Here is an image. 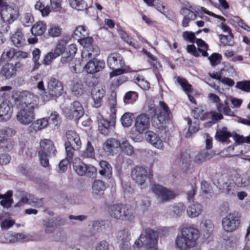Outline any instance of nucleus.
Here are the masks:
<instances>
[{"label":"nucleus","mask_w":250,"mask_h":250,"mask_svg":"<svg viewBox=\"0 0 250 250\" xmlns=\"http://www.w3.org/2000/svg\"><path fill=\"white\" fill-rule=\"evenodd\" d=\"M217 109L220 112H223L225 115L231 117H234L235 115L233 111L229 107V105H223V104H218L217 105Z\"/></svg>","instance_id":"nucleus-55"},{"label":"nucleus","mask_w":250,"mask_h":250,"mask_svg":"<svg viewBox=\"0 0 250 250\" xmlns=\"http://www.w3.org/2000/svg\"><path fill=\"white\" fill-rule=\"evenodd\" d=\"M88 34L87 27L83 25L77 27L74 33V36L79 38V39L88 36Z\"/></svg>","instance_id":"nucleus-47"},{"label":"nucleus","mask_w":250,"mask_h":250,"mask_svg":"<svg viewBox=\"0 0 250 250\" xmlns=\"http://www.w3.org/2000/svg\"><path fill=\"white\" fill-rule=\"evenodd\" d=\"M11 41L14 45L17 47H21L24 44L25 40L20 30H17L15 33L11 37Z\"/></svg>","instance_id":"nucleus-39"},{"label":"nucleus","mask_w":250,"mask_h":250,"mask_svg":"<svg viewBox=\"0 0 250 250\" xmlns=\"http://www.w3.org/2000/svg\"><path fill=\"white\" fill-rule=\"evenodd\" d=\"M175 83H177L180 85L183 90L188 95L189 100L193 104H196V101L194 98L190 95V93L192 92V85L190 84L188 81L180 77H175L174 78Z\"/></svg>","instance_id":"nucleus-21"},{"label":"nucleus","mask_w":250,"mask_h":250,"mask_svg":"<svg viewBox=\"0 0 250 250\" xmlns=\"http://www.w3.org/2000/svg\"><path fill=\"white\" fill-rule=\"evenodd\" d=\"M232 181H233L238 187H245L250 183L249 177L246 173L240 174L237 172L232 175Z\"/></svg>","instance_id":"nucleus-26"},{"label":"nucleus","mask_w":250,"mask_h":250,"mask_svg":"<svg viewBox=\"0 0 250 250\" xmlns=\"http://www.w3.org/2000/svg\"><path fill=\"white\" fill-rule=\"evenodd\" d=\"M200 227L202 232L204 233V236L207 237H208L212 233L214 228L212 221L209 219L203 220Z\"/></svg>","instance_id":"nucleus-32"},{"label":"nucleus","mask_w":250,"mask_h":250,"mask_svg":"<svg viewBox=\"0 0 250 250\" xmlns=\"http://www.w3.org/2000/svg\"><path fill=\"white\" fill-rule=\"evenodd\" d=\"M146 139L151 144L157 148H162L163 142L158 135L152 131H148L146 134Z\"/></svg>","instance_id":"nucleus-29"},{"label":"nucleus","mask_w":250,"mask_h":250,"mask_svg":"<svg viewBox=\"0 0 250 250\" xmlns=\"http://www.w3.org/2000/svg\"><path fill=\"white\" fill-rule=\"evenodd\" d=\"M15 133V130L10 127H5L0 129V143L5 140V138L6 136H13Z\"/></svg>","instance_id":"nucleus-49"},{"label":"nucleus","mask_w":250,"mask_h":250,"mask_svg":"<svg viewBox=\"0 0 250 250\" xmlns=\"http://www.w3.org/2000/svg\"><path fill=\"white\" fill-rule=\"evenodd\" d=\"M66 141L65 143L66 153L71 158L75 150L79 149L82 143L79 135L73 130H68L66 133Z\"/></svg>","instance_id":"nucleus-9"},{"label":"nucleus","mask_w":250,"mask_h":250,"mask_svg":"<svg viewBox=\"0 0 250 250\" xmlns=\"http://www.w3.org/2000/svg\"><path fill=\"white\" fill-rule=\"evenodd\" d=\"M188 124L189 125L188 132L186 134L187 138L191 137L192 134L198 132L199 130V123L198 120H195L192 122L191 120L188 118L187 119Z\"/></svg>","instance_id":"nucleus-37"},{"label":"nucleus","mask_w":250,"mask_h":250,"mask_svg":"<svg viewBox=\"0 0 250 250\" xmlns=\"http://www.w3.org/2000/svg\"><path fill=\"white\" fill-rule=\"evenodd\" d=\"M74 155H72L71 158H68L69 155L66 153L65 159L62 160L59 164V171L61 173L64 172L67 168V165L72 160Z\"/></svg>","instance_id":"nucleus-56"},{"label":"nucleus","mask_w":250,"mask_h":250,"mask_svg":"<svg viewBox=\"0 0 250 250\" xmlns=\"http://www.w3.org/2000/svg\"><path fill=\"white\" fill-rule=\"evenodd\" d=\"M99 49L98 46L92 45L86 49H84L82 53L83 59L94 60L99 54Z\"/></svg>","instance_id":"nucleus-28"},{"label":"nucleus","mask_w":250,"mask_h":250,"mask_svg":"<svg viewBox=\"0 0 250 250\" xmlns=\"http://www.w3.org/2000/svg\"><path fill=\"white\" fill-rule=\"evenodd\" d=\"M158 233L151 229H146L144 234H142L136 240L135 245L137 247L145 246L146 250H158Z\"/></svg>","instance_id":"nucleus-4"},{"label":"nucleus","mask_w":250,"mask_h":250,"mask_svg":"<svg viewBox=\"0 0 250 250\" xmlns=\"http://www.w3.org/2000/svg\"><path fill=\"white\" fill-rule=\"evenodd\" d=\"M149 126V117L146 114L138 116L135 121V126L136 131L141 133L148 128Z\"/></svg>","instance_id":"nucleus-19"},{"label":"nucleus","mask_w":250,"mask_h":250,"mask_svg":"<svg viewBox=\"0 0 250 250\" xmlns=\"http://www.w3.org/2000/svg\"><path fill=\"white\" fill-rule=\"evenodd\" d=\"M35 8L39 10L42 16H47L50 13V8L48 6H45L41 2L37 1L35 5Z\"/></svg>","instance_id":"nucleus-54"},{"label":"nucleus","mask_w":250,"mask_h":250,"mask_svg":"<svg viewBox=\"0 0 250 250\" xmlns=\"http://www.w3.org/2000/svg\"><path fill=\"white\" fill-rule=\"evenodd\" d=\"M85 79H75L73 81L71 87L72 94L76 97L82 96L85 91Z\"/></svg>","instance_id":"nucleus-17"},{"label":"nucleus","mask_w":250,"mask_h":250,"mask_svg":"<svg viewBox=\"0 0 250 250\" xmlns=\"http://www.w3.org/2000/svg\"><path fill=\"white\" fill-rule=\"evenodd\" d=\"M192 114L196 120L200 119L202 121H206L209 119L211 116L210 113L199 107H195L192 110Z\"/></svg>","instance_id":"nucleus-31"},{"label":"nucleus","mask_w":250,"mask_h":250,"mask_svg":"<svg viewBox=\"0 0 250 250\" xmlns=\"http://www.w3.org/2000/svg\"><path fill=\"white\" fill-rule=\"evenodd\" d=\"M137 98V94L135 92L129 91L125 94L124 97V102L126 104L132 103L135 101Z\"/></svg>","instance_id":"nucleus-62"},{"label":"nucleus","mask_w":250,"mask_h":250,"mask_svg":"<svg viewBox=\"0 0 250 250\" xmlns=\"http://www.w3.org/2000/svg\"><path fill=\"white\" fill-rule=\"evenodd\" d=\"M87 218V216L84 215H69L68 216V219L69 220V224L70 225H74L78 223L79 222H82Z\"/></svg>","instance_id":"nucleus-52"},{"label":"nucleus","mask_w":250,"mask_h":250,"mask_svg":"<svg viewBox=\"0 0 250 250\" xmlns=\"http://www.w3.org/2000/svg\"><path fill=\"white\" fill-rule=\"evenodd\" d=\"M161 108L160 109L159 114L152 118V125L159 130L165 129V122L170 119V111L168 106L164 102H159Z\"/></svg>","instance_id":"nucleus-8"},{"label":"nucleus","mask_w":250,"mask_h":250,"mask_svg":"<svg viewBox=\"0 0 250 250\" xmlns=\"http://www.w3.org/2000/svg\"><path fill=\"white\" fill-rule=\"evenodd\" d=\"M63 86L62 83L54 78H51L47 84V90L42 94V99L44 102L55 99L62 93Z\"/></svg>","instance_id":"nucleus-6"},{"label":"nucleus","mask_w":250,"mask_h":250,"mask_svg":"<svg viewBox=\"0 0 250 250\" xmlns=\"http://www.w3.org/2000/svg\"><path fill=\"white\" fill-rule=\"evenodd\" d=\"M120 146V142L111 138L107 139L103 144V149L108 155H113L115 151Z\"/></svg>","instance_id":"nucleus-22"},{"label":"nucleus","mask_w":250,"mask_h":250,"mask_svg":"<svg viewBox=\"0 0 250 250\" xmlns=\"http://www.w3.org/2000/svg\"><path fill=\"white\" fill-rule=\"evenodd\" d=\"M0 74L6 79H11L16 75L17 69L12 63H6L0 70Z\"/></svg>","instance_id":"nucleus-27"},{"label":"nucleus","mask_w":250,"mask_h":250,"mask_svg":"<svg viewBox=\"0 0 250 250\" xmlns=\"http://www.w3.org/2000/svg\"><path fill=\"white\" fill-rule=\"evenodd\" d=\"M240 224V218L238 213L232 212L228 213L222 219V225L226 232H232L238 228Z\"/></svg>","instance_id":"nucleus-12"},{"label":"nucleus","mask_w":250,"mask_h":250,"mask_svg":"<svg viewBox=\"0 0 250 250\" xmlns=\"http://www.w3.org/2000/svg\"><path fill=\"white\" fill-rule=\"evenodd\" d=\"M131 175L132 180L141 188H145L147 187L148 172L146 168L139 166L135 167L132 170Z\"/></svg>","instance_id":"nucleus-14"},{"label":"nucleus","mask_w":250,"mask_h":250,"mask_svg":"<svg viewBox=\"0 0 250 250\" xmlns=\"http://www.w3.org/2000/svg\"><path fill=\"white\" fill-rule=\"evenodd\" d=\"M238 242V239L236 236H231L226 240L225 246L227 248H233L236 246Z\"/></svg>","instance_id":"nucleus-61"},{"label":"nucleus","mask_w":250,"mask_h":250,"mask_svg":"<svg viewBox=\"0 0 250 250\" xmlns=\"http://www.w3.org/2000/svg\"><path fill=\"white\" fill-rule=\"evenodd\" d=\"M134 80L135 83L144 90H148L150 88L149 83L146 80H145L143 76L141 75H135Z\"/></svg>","instance_id":"nucleus-44"},{"label":"nucleus","mask_w":250,"mask_h":250,"mask_svg":"<svg viewBox=\"0 0 250 250\" xmlns=\"http://www.w3.org/2000/svg\"><path fill=\"white\" fill-rule=\"evenodd\" d=\"M28 204L35 205L37 207H42L43 205L42 199H38L35 197L34 195L28 193Z\"/></svg>","instance_id":"nucleus-57"},{"label":"nucleus","mask_w":250,"mask_h":250,"mask_svg":"<svg viewBox=\"0 0 250 250\" xmlns=\"http://www.w3.org/2000/svg\"><path fill=\"white\" fill-rule=\"evenodd\" d=\"M46 30V25L43 22H38L35 24L31 28V32L35 36L43 34Z\"/></svg>","instance_id":"nucleus-41"},{"label":"nucleus","mask_w":250,"mask_h":250,"mask_svg":"<svg viewBox=\"0 0 250 250\" xmlns=\"http://www.w3.org/2000/svg\"><path fill=\"white\" fill-rule=\"evenodd\" d=\"M15 143L13 140L11 139L5 140L1 146V148L5 151H9L12 150L14 146Z\"/></svg>","instance_id":"nucleus-58"},{"label":"nucleus","mask_w":250,"mask_h":250,"mask_svg":"<svg viewBox=\"0 0 250 250\" xmlns=\"http://www.w3.org/2000/svg\"><path fill=\"white\" fill-rule=\"evenodd\" d=\"M214 155L212 151L203 150L196 154L193 158V161L195 164L201 165L210 159Z\"/></svg>","instance_id":"nucleus-24"},{"label":"nucleus","mask_w":250,"mask_h":250,"mask_svg":"<svg viewBox=\"0 0 250 250\" xmlns=\"http://www.w3.org/2000/svg\"><path fill=\"white\" fill-rule=\"evenodd\" d=\"M185 209V206L182 203H179L173 207L172 213L175 216H180Z\"/></svg>","instance_id":"nucleus-64"},{"label":"nucleus","mask_w":250,"mask_h":250,"mask_svg":"<svg viewBox=\"0 0 250 250\" xmlns=\"http://www.w3.org/2000/svg\"><path fill=\"white\" fill-rule=\"evenodd\" d=\"M119 147L125 153L128 155H131L134 153L133 146L130 145L128 142L125 140H123L122 143L120 142Z\"/></svg>","instance_id":"nucleus-48"},{"label":"nucleus","mask_w":250,"mask_h":250,"mask_svg":"<svg viewBox=\"0 0 250 250\" xmlns=\"http://www.w3.org/2000/svg\"><path fill=\"white\" fill-rule=\"evenodd\" d=\"M100 165L102 168L99 170L100 174L107 177H110L112 168L108 163L105 161H102L100 162Z\"/></svg>","instance_id":"nucleus-42"},{"label":"nucleus","mask_w":250,"mask_h":250,"mask_svg":"<svg viewBox=\"0 0 250 250\" xmlns=\"http://www.w3.org/2000/svg\"><path fill=\"white\" fill-rule=\"evenodd\" d=\"M85 65V69L88 73L94 74L100 71L104 67V62L103 61L90 60Z\"/></svg>","instance_id":"nucleus-20"},{"label":"nucleus","mask_w":250,"mask_h":250,"mask_svg":"<svg viewBox=\"0 0 250 250\" xmlns=\"http://www.w3.org/2000/svg\"><path fill=\"white\" fill-rule=\"evenodd\" d=\"M105 94L104 87L103 86L95 87L92 89L91 95L94 102L93 106L95 107H99L102 105Z\"/></svg>","instance_id":"nucleus-18"},{"label":"nucleus","mask_w":250,"mask_h":250,"mask_svg":"<svg viewBox=\"0 0 250 250\" xmlns=\"http://www.w3.org/2000/svg\"><path fill=\"white\" fill-rule=\"evenodd\" d=\"M21 21L24 26H30L34 22V18L31 13H26L21 17Z\"/></svg>","instance_id":"nucleus-50"},{"label":"nucleus","mask_w":250,"mask_h":250,"mask_svg":"<svg viewBox=\"0 0 250 250\" xmlns=\"http://www.w3.org/2000/svg\"><path fill=\"white\" fill-rule=\"evenodd\" d=\"M178 162H179V166L182 170L187 171L190 168L192 160L190 153L187 151L182 152L178 159Z\"/></svg>","instance_id":"nucleus-23"},{"label":"nucleus","mask_w":250,"mask_h":250,"mask_svg":"<svg viewBox=\"0 0 250 250\" xmlns=\"http://www.w3.org/2000/svg\"><path fill=\"white\" fill-rule=\"evenodd\" d=\"M42 227L46 234H50L54 233L57 227V225L53 219L44 220Z\"/></svg>","instance_id":"nucleus-35"},{"label":"nucleus","mask_w":250,"mask_h":250,"mask_svg":"<svg viewBox=\"0 0 250 250\" xmlns=\"http://www.w3.org/2000/svg\"><path fill=\"white\" fill-rule=\"evenodd\" d=\"M107 63L110 69L113 70L110 73L111 78L122 74L125 71L123 68L125 62L123 57L118 53L110 54L107 58Z\"/></svg>","instance_id":"nucleus-7"},{"label":"nucleus","mask_w":250,"mask_h":250,"mask_svg":"<svg viewBox=\"0 0 250 250\" xmlns=\"http://www.w3.org/2000/svg\"><path fill=\"white\" fill-rule=\"evenodd\" d=\"M200 236L199 231L194 228L185 227L175 239V245L180 250H188L195 247Z\"/></svg>","instance_id":"nucleus-2"},{"label":"nucleus","mask_w":250,"mask_h":250,"mask_svg":"<svg viewBox=\"0 0 250 250\" xmlns=\"http://www.w3.org/2000/svg\"><path fill=\"white\" fill-rule=\"evenodd\" d=\"M203 211L202 206L196 202L190 204L187 209V213L188 217L195 218L198 216Z\"/></svg>","instance_id":"nucleus-30"},{"label":"nucleus","mask_w":250,"mask_h":250,"mask_svg":"<svg viewBox=\"0 0 250 250\" xmlns=\"http://www.w3.org/2000/svg\"><path fill=\"white\" fill-rule=\"evenodd\" d=\"M219 38L220 42L224 46H232L233 44V35L232 33H230L228 35H219Z\"/></svg>","instance_id":"nucleus-46"},{"label":"nucleus","mask_w":250,"mask_h":250,"mask_svg":"<svg viewBox=\"0 0 250 250\" xmlns=\"http://www.w3.org/2000/svg\"><path fill=\"white\" fill-rule=\"evenodd\" d=\"M56 149L52 141L48 139H43L40 142L39 155L41 165L46 167L49 166V158L55 156Z\"/></svg>","instance_id":"nucleus-5"},{"label":"nucleus","mask_w":250,"mask_h":250,"mask_svg":"<svg viewBox=\"0 0 250 250\" xmlns=\"http://www.w3.org/2000/svg\"><path fill=\"white\" fill-rule=\"evenodd\" d=\"M38 130H41L48 125V121L45 118L38 119L34 124Z\"/></svg>","instance_id":"nucleus-59"},{"label":"nucleus","mask_w":250,"mask_h":250,"mask_svg":"<svg viewBox=\"0 0 250 250\" xmlns=\"http://www.w3.org/2000/svg\"><path fill=\"white\" fill-rule=\"evenodd\" d=\"M152 190L160 203L168 202L176 196V194L173 190L160 185H153L152 187Z\"/></svg>","instance_id":"nucleus-10"},{"label":"nucleus","mask_w":250,"mask_h":250,"mask_svg":"<svg viewBox=\"0 0 250 250\" xmlns=\"http://www.w3.org/2000/svg\"><path fill=\"white\" fill-rule=\"evenodd\" d=\"M236 87L243 91L250 92V81L238 82L236 83Z\"/></svg>","instance_id":"nucleus-60"},{"label":"nucleus","mask_w":250,"mask_h":250,"mask_svg":"<svg viewBox=\"0 0 250 250\" xmlns=\"http://www.w3.org/2000/svg\"><path fill=\"white\" fill-rule=\"evenodd\" d=\"M221 55L217 53H213L208 58L211 65L213 66L219 64L221 62Z\"/></svg>","instance_id":"nucleus-63"},{"label":"nucleus","mask_w":250,"mask_h":250,"mask_svg":"<svg viewBox=\"0 0 250 250\" xmlns=\"http://www.w3.org/2000/svg\"><path fill=\"white\" fill-rule=\"evenodd\" d=\"M13 192L11 190H8L5 194L0 196V204L4 208H9L13 203L12 196Z\"/></svg>","instance_id":"nucleus-36"},{"label":"nucleus","mask_w":250,"mask_h":250,"mask_svg":"<svg viewBox=\"0 0 250 250\" xmlns=\"http://www.w3.org/2000/svg\"><path fill=\"white\" fill-rule=\"evenodd\" d=\"M13 107L9 101H5L0 104V121L9 120L12 116Z\"/></svg>","instance_id":"nucleus-16"},{"label":"nucleus","mask_w":250,"mask_h":250,"mask_svg":"<svg viewBox=\"0 0 250 250\" xmlns=\"http://www.w3.org/2000/svg\"><path fill=\"white\" fill-rule=\"evenodd\" d=\"M13 97L19 102L21 109L17 112L16 119L21 125H28L35 119V109L37 108L39 100L37 96L28 91L16 92Z\"/></svg>","instance_id":"nucleus-1"},{"label":"nucleus","mask_w":250,"mask_h":250,"mask_svg":"<svg viewBox=\"0 0 250 250\" xmlns=\"http://www.w3.org/2000/svg\"><path fill=\"white\" fill-rule=\"evenodd\" d=\"M3 21L7 24L13 22L19 16L18 7L15 5H3L0 12Z\"/></svg>","instance_id":"nucleus-13"},{"label":"nucleus","mask_w":250,"mask_h":250,"mask_svg":"<svg viewBox=\"0 0 250 250\" xmlns=\"http://www.w3.org/2000/svg\"><path fill=\"white\" fill-rule=\"evenodd\" d=\"M133 114L130 113H125L121 118V123L124 127H128L132 124Z\"/></svg>","instance_id":"nucleus-51"},{"label":"nucleus","mask_w":250,"mask_h":250,"mask_svg":"<svg viewBox=\"0 0 250 250\" xmlns=\"http://www.w3.org/2000/svg\"><path fill=\"white\" fill-rule=\"evenodd\" d=\"M73 166L74 171L80 176L85 175L91 177L96 174L97 169L95 167L85 164L79 158L74 159Z\"/></svg>","instance_id":"nucleus-11"},{"label":"nucleus","mask_w":250,"mask_h":250,"mask_svg":"<svg viewBox=\"0 0 250 250\" xmlns=\"http://www.w3.org/2000/svg\"><path fill=\"white\" fill-rule=\"evenodd\" d=\"M70 6L78 10L87 9V5L83 0H70Z\"/></svg>","instance_id":"nucleus-45"},{"label":"nucleus","mask_w":250,"mask_h":250,"mask_svg":"<svg viewBox=\"0 0 250 250\" xmlns=\"http://www.w3.org/2000/svg\"><path fill=\"white\" fill-rule=\"evenodd\" d=\"M92 192L95 195L103 194L105 189L104 182L100 180H95L92 186Z\"/></svg>","instance_id":"nucleus-38"},{"label":"nucleus","mask_w":250,"mask_h":250,"mask_svg":"<svg viewBox=\"0 0 250 250\" xmlns=\"http://www.w3.org/2000/svg\"><path fill=\"white\" fill-rule=\"evenodd\" d=\"M66 44V43L64 41H61L59 42L53 52L54 53V56L57 57L63 53L65 51Z\"/></svg>","instance_id":"nucleus-53"},{"label":"nucleus","mask_w":250,"mask_h":250,"mask_svg":"<svg viewBox=\"0 0 250 250\" xmlns=\"http://www.w3.org/2000/svg\"><path fill=\"white\" fill-rule=\"evenodd\" d=\"M108 212L111 217L116 220L130 221L135 217L134 210L126 205H112L108 207Z\"/></svg>","instance_id":"nucleus-3"},{"label":"nucleus","mask_w":250,"mask_h":250,"mask_svg":"<svg viewBox=\"0 0 250 250\" xmlns=\"http://www.w3.org/2000/svg\"><path fill=\"white\" fill-rule=\"evenodd\" d=\"M64 113L67 118L77 122L84 115V111L82 104L78 101H75L69 108L65 109Z\"/></svg>","instance_id":"nucleus-15"},{"label":"nucleus","mask_w":250,"mask_h":250,"mask_svg":"<svg viewBox=\"0 0 250 250\" xmlns=\"http://www.w3.org/2000/svg\"><path fill=\"white\" fill-rule=\"evenodd\" d=\"M180 14L184 17L182 23L183 27L188 26L190 21L194 20L197 17L194 12L187 8H183L181 10Z\"/></svg>","instance_id":"nucleus-25"},{"label":"nucleus","mask_w":250,"mask_h":250,"mask_svg":"<svg viewBox=\"0 0 250 250\" xmlns=\"http://www.w3.org/2000/svg\"><path fill=\"white\" fill-rule=\"evenodd\" d=\"M232 136L230 132L228 131L227 127H223L221 130L217 131L215 138L221 142H227L229 137Z\"/></svg>","instance_id":"nucleus-40"},{"label":"nucleus","mask_w":250,"mask_h":250,"mask_svg":"<svg viewBox=\"0 0 250 250\" xmlns=\"http://www.w3.org/2000/svg\"><path fill=\"white\" fill-rule=\"evenodd\" d=\"M223 188L226 190V194L230 196H235L238 191V186L232 179L225 182Z\"/></svg>","instance_id":"nucleus-33"},{"label":"nucleus","mask_w":250,"mask_h":250,"mask_svg":"<svg viewBox=\"0 0 250 250\" xmlns=\"http://www.w3.org/2000/svg\"><path fill=\"white\" fill-rule=\"evenodd\" d=\"M110 123L107 120L102 119L99 121V130L104 135H107L109 131Z\"/></svg>","instance_id":"nucleus-43"},{"label":"nucleus","mask_w":250,"mask_h":250,"mask_svg":"<svg viewBox=\"0 0 250 250\" xmlns=\"http://www.w3.org/2000/svg\"><path fill=\"white\" fill-rule=\"evenodd\" d=\"M129 232L127 230H123L120 231L118 233V237L119 239L122 241L120 247L125 250L128 249L129 244Z\"/></svg>","instance_id":"nucleus-34"}]
</instances>
